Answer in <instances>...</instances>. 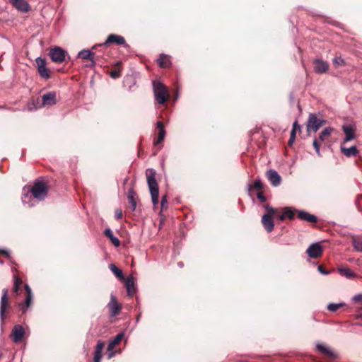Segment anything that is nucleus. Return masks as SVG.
Here are the masks:
<instances>
[{"label": "nucleus", "mask_w": 362, "mask_h": 362, "mask_svg": "<svg viewBox=\"0 0 362 362\" xmlns=\"http://www.w3.org/2000/svg\"><path fill=\"white\" fill-rule=\"evenodd\" d=\"M298 129H300V125H298V122H297V121H296V122L293 123V129H292V130H294V132L296 133V130H297Z\"/></svg>", "instance_id": "obj_48"}, {"label": "nucleus", "mask_w": 362, "mask_h": 362, "mask_svg": "<svg viewBox=\"0 0 362 362\" xmlns=\"http://www.w3.org/2000/svg\"><path fill=\"white\" fill-rule=\"evenodd\" d=\"M306 252L310 257L317 258L322 252V247L318 243H313L307 249Z\"/></svg>", "instance_id": "obj_13"}, {"label": "nucleus", "mask_w": 362, "mask_h": 362, "mask_svg": "<svg viewBox=\"0 0 362 362\" xmlns=\"http://www.w3.org/2000/svg\"><path fill=\"white\" fill-rule=\"evenodd\" d=\"M20 287L18 285H13V292L18 293Z\"/></svg>", "instance_id": "obj_52"}, {"label": "nucleus", "mask_w": 362, "mask_h": 362, "mask_svg": "<svg viewBox=\"0 0 362 362\" xmlns=\"http://www.w3.org/2000/svg\"><path fill=\"white\" fill-rule=\"evenodd\" d=\"M359 315L358 317L362 319V308L359 309Z\"/></svg>", "instance_id": "obj_53"}, {"label": "nucleus", "mask_w": 362, "mask_h": 362, "mask_svg": "<svg viewBox=\"0 0 362 362\" xmlns=\"http://www.w3.org/2000/svg\"><path fill=\"white\" fill-rule=\"evenodd\" d=\"M317 270L319 271V272L320 274H324V275H327L329 274V272L328 271H326L325 269H324L323 267L321 265L318 266Z\"/></svg>", "instance_id": "obj_45"}, {"label": "nucleus", "mask_w": 362, "mask_h": 362, "mask_svg": "<svg viewBox=\"0 0 362 362\" xmlns=\"http://www.w3.org/2000/svg\"><path fill=\"white\" fill-rule=\"evenodd\" d=\"M109 267L111 272L115 275L117 278L119 279L120 280L124 279L122 271L117 268L114 264H111Z\"/></svg>", "instance_id": "obj_31"}, {"label": "nucleus", "mask_w": 362, "mask_h": 362, "mask_svg": "<svg viewBox=\"0 0 362 362\" xmlns=\"http://www.w3.org/2000/svg\"><path fill=\"white\" fill-rule=\"evenodd\" d=\"M104 234L107 237L113 245L119 247L120 245L119 240L113 235V233L110 228H106L104 231Z\"/></svg>", "instance_id": "obj_24"}, {"label": "nucleus", "mask_w": 362, "mask_h": 362, "mask_svg": "<svg viewBox=\"0 0 362 362\" xmlns=\"http://www.w3.org/2000/svg\"><path fill=\"white\" fill-rule=\"evenodd\" d=\"M153 90L155 100L160 105H164L169 98L167 87L160 81H153Z\"/></svg>", "instance_id": "obj_2"}, {"label": "nucleus", "mask_w": 362, "mask_h": 362, "mask_svg": "<svg viewBox=\"0 0 362 362\" xmlns=\"http://www.w3.org/2000/svg\"><path fill=\"white\" fill-rule=\"evenodd\" d=\"M57 95L55 92H49L42 96V103L44 107H49L56 104Z\"/></svg>", "instance_id": "obj_14"}, {"label": "nucleus", "mask_w": 362, "mask_h": 362, "mask_svg": "<svg viewBox=\"0 0 362 362\" xmlns=\"http://www.w3.org/2000/svg\"><path fill=\"white\" fill-rule=\"evenodd\" d=\"M10 1L18 11L26 13L30 10V6L25 0H10Z\"/></svg>", "instance_id": "obj_15"}, {"label": "nucleus", "mask_w": 362, "mask_h": 362, "mask_svg": "<svg viewBox=\"0 0 362 362\" xmlns=\"http://www.w3.org/2000/svg\"><path fill=\"white\" fill-rule=\"evenodd\" d=\"M317 349L318 351H320L321 353L329 356V357H334V352L330 349H329L328 347L325 346V345H322V344H317Z\"/></svg>", "instance_id": "obj_32"}, {"label": "nucleus", "mask_w": 362, "mask_h": 362, "mask_svg": "<svg viewBox=\"0 0 362 362\" xmlns=\"http://www.w3.org/2000/svg\"><path fill=\"white\" fill-rule=\"evenodd\" d=\"M95 53L90 49H83L80 51L78 54V57L83 59H88L91 61L92 65L94 66L95 64V62L94 60V57Z\"/></svg>", "instance_id": "obj_18"}, {"label": "nucleus", "mask_w": 362, "mask_h": 362, "mask_svg": "<svg viewBox=\"0 0 362 362\" xmlns=\"http://www.w3.org/2000/svg\"><path fill=\"white\" fill-rule=\"evenodd\" d=\"M341 151L342 153L346 157L356 156L358 153V150L355 146H353L350 148L341 146Z\"/></svg>", "instance_id": "obj_25"}, {"label": "nucleus", "mask_w": 362, "mask_h": 362, "mask_svg": "<svg viewBox=\"0 0 362 362\" xmlns=\"http://www.w3.org/2000/svg\"><path fill=\"white\" fill-rule=\"evenodd\" d=\"M329 69V64L327 62L317 59L314 61V70L317 74H324Z\"/></svg>", "instance_id": "obj_17"}, {"label": "nucleus", "mask_w": 362, "mask_h": 362, "mask_svg": "<svg viewBox=\"0 0 362 362\" xmlns=\"http://www.w3.org/2000/svg\"><path fill=\"white\" fill-rule=\"evenodd\" d=\"M296 139V133L294 132V130H291L290 134V139L288 141V145L291 146L293 143L294 142Z\"/></svg>", "instance_id": "obj_41"}, {"label": "nucleus", "mask_w": 362, "mask_h": 362, "mask_svg": "<svg viewBox=\"0 0 362 362\" xmlns=\"http://www.w3.org/2000/svg\"><path fill=\"white\" fill-rule=\"evenodd\" d=\"M156 127L158 129V139L154 141L155 145H158L161 143L165 136V130L164 128L163 123L160 121L157 122Z\"/></svg>", "instance_id": "obj_21"}, {"label": "nucleus", "mask_w": 362, "mask_h": 362, "mask_svg": "<svg viewBox=\"0 0 362 362\" xmlns=\"http://www.w3.org/2000/svg\"><path fill=\"white\" fill-rule=\"evenodd\" d=\"M25 334V329L21 325H16L11 331L12 340L15 343H19L22 341Z\"/></svg>", "instance_id": "obj_10"}, {"label": "nucleus", "mask_w": 362, "mask_h": 362, "mask_svg": "<svg viewBox=\"0 0 362 362\" xmlns=\"http://www.w3.org/2000/svg\"><path fill=\"white\" fill-rule=\"evenodd\" d=\"M178 266H179L180 267H183V263H182V262H179V263H178Z\"/></svg>", "instance_id": "obj_54"}, {"label": "nucleus", "mask_w": 362, "mask_h": 362, "mask_svg": "<svg viewBox=\"0 0 362 362\" xmlns=\"http://www.w3.org/2000/svg\"><path fill=\"white\" fill-rule=\"evenodd\" d=\"M361 197H362V194H361Z\"/></svg>", "instance_id": "obj_56"}, {"label": "nucleus", "mask_w": 362, "mask_h": 362, "mask_svg": "<svg viewBox=\"0 0 362 362\" xmlns=\"http://www.w3.org/2000/svg\"><path fill=\"white\" fill-rule=\"evenodd\" d=\"M167 203V198L166 196H163L161 199V206L162 207L164 206V205Z\"/></svg>", "instance_id": "obj_51"}, {"label": "nucleus", "mask_w": 362, "mask_h": 362, "mask_svg": "<svg viewBox=\"0 0 362 362\" xmlns=\"http://www.w3.org/2000/svg\"><path fill=\"white\" fill-rule=\"evenodd\" d=\"M22 281L17 276H14V285H18L20 287Z\"/></svg>", "instance_id": "obj_47"}, {"label": "nucleus", "mask_w": 362, "mask_h": 362, "mask_svg": "<svg viewBox=\"0 0 362 362\" xmlns=\"http://www.w3.org/2000/svg\"><path fill=\"white\" fill-rule=\"evenodd\" d=\"M333 131V128L327 127L325 128L319 135V140L321 141H325L331 134Z\"/></svg>", "instance_id": "obj_33"}, {"label": "nucleus", "mask_w": 362, "mask_h": 362, "mask_svg": "<svg viewBox=\"0 0 362 362\" xmlns=\"http://www.w3.org/2000/svg\"><path fill=\"white\" fill-rule=\"evenodd\" d=\"M267 177L271 184L274 186H279L281 181V176L278 174V173L274 170H269L267 173Z\"/></svg>", "instance_id": "obj_16"}, {"label": "nucleus", "mask_w": 362, "mask_h": 362, "mask_svg": "<svg viewBox=\"0 0 362 362\" xmlns=\"http://www.w3.org/2000/svg\"><path fill=\"white\" fill-rule=\"evenodd\" d=\"M342 129L345 134L344 142L350 141L355 138L354 129L351 125H343Z\"/></svg>", "instance_id": "obj_19"}, {"label": "nucleus", "mask_w": 362, "mask_h": 362, "mask_svg": "<svg viewBox=\"0 0 362 362\" xmlns=\"http://www.w3.org/2000/svg\"><path fill=\"white\" fill-rule=\"evenodd\" d=\"M158 63L162 68H166L169 66L170 64V57L165 54H161L159 59H158Z\"/></svg>", "instance_id": "obj_29"}, {"label": "nucleus", "mask_w": 362, "mask_h": 362, "mask_svg": "<svg viewBox=\"0 0 362 362\" xmlns=\"http://www.w3.org/2000/svg\"><path fill=\"white\" fill-rule=\"evenodd\" d=\"M24 288L26 293L25 299L23 303L19 304V307L21 309L23 313H25L27 312L33 300V294L30 287L28 284H25Z\"/></svg>", "instance_id": "obj_9"}, {"label": "nucleus", "mask_w": 362, "mask_h": 362, "mask_svg": "<svg viewBox=\"0 0 362 362\" xmlns=\"http://www.w3.org/2000/svg\"><path fill=\"white\" fill-rule=\"evenodd\" d=\"M262 187H263V185H262L261 180L257 179L254 182L253 185H247V191H248V193L250 194V192L252 189L260 190L262 189Z\"/></svg>", "instance_id": "obj_35"}, {"label": "nucleus", "mask_w": 362, "mask_h": 362, "mask_svg": "<svg viewBox=\"0 0 362 362\" xmlns=\"http://www.w3.org/2000/svg\"><path fill=\"white\" fill-rule=\"evenodd\" d=\"M257 196L261 202H264L266 201V197L264 196L262 192H258Z\"/></svg>", "instance_id": "obj_46"}, {"label": "nucleus", "mask_w": 362, "mask_h": 362, "mask_svg": "<svg viewBox=\"0 0 362 362\" xmlns=\"http://www.w3.org/2000/svg\"><path fill=\"white\" fill-rule=\"evenodd\" d=\"M36 64L40 75L45 79L49 78L50 74L49 69L46 67V61L41 57H37L36 59Z\"/></svg>", "instance_id": "obj_11"}, {"label": "nucleus", "mask_w": 362, "mask_h": 362, "mask_svg": "<svg viewBox=\"0 0 362 362\" xmlns=\"http://www.w3.org/2000/svg\"><path fill=\"white\" fill-rule=\"evenodd\" d=\"M313 146L317 153V154L320 156V144L317 139H314Z\"/></svg>", "instance_id": "obj_39"}, {"label": "nucleus", "mask_w": 362, "mask_h": 362, "mask_svg": "<svg viewBox=\"0 0 362 362\" xmlns=\"http://www.w3.org/2000/svg\"><path fill=\"white\" fill-rule=\"evenodd\" d=\"M110 76L112 78H117L120 77V72L119 70H113L110 72Z\"/></svg>", "instance_id": "obj_40"}, {"label": "nucleus", "mask_w": 362, "mask_h": 362, "mask_svg": "<svg viewBox=\"0 0 362 362\" xmlns=\"http://www.w3.org/2000/svg\"><path fill=\"white\" fill-rule=\"evenodd\" d=\"M136 193L133 189H129L127 194V199L130 208L132 211H134L136 208V202L135 199Z\"/></svg>", "instance_id": "obj_28"}, {"label": "nucleus", "mask_w": 362, "mask_h": 362, "mask_svg": "<svg viewBox=\"0 0 362 362\" xmlns=\"http://www.w3.org/2000/svg\"><path fill=\"white\" fill-rule=\"evenodd\" d=\"M104 347V343L99 341L96 345L95 353L102 354V351Z\"/></svg>", "instance_id": "obj_38"}, {"label": "nucleus", "mask_w": 362, "mask_h": 362, "mask_svg": "<svg viewBox=\"0 0 362 362\" xmlns=\"http://www.w3.org/2000/svg\"><path fill=\"white\" fill-rule=\"evenodd\" d=\"M33 195L30 193V189L29 188L26 189L25 187L23 188V193L22 196V202L23 204L28 205L29 207H31L35 205V203L32 202Z\"/></svg>", "instance_id": "obj_20"}, {"label": "nucleus", "mask_w": 362, "mask_h": 362, "mask_svg": "<svg viewBox=\"0 0 362 362\" xmlns=\"http://www.w3.org/2000/svg\"><path fill=\"white\" fill-rule=\"evenodd\" d=\"M9 308L10 304L8 299V290L6 288H4L0 303V321L1 327L5 322V320L8 317L7 310Z\"/></svg>", "instance_id": "obj_3"}, {"label": "nucleus", "mask_w": 362, "mask_h": 362, "mask_svg": "<svg viewBox=\"0 0 362 362\" xmlns=\"http://www.w3.org/2000/svg\"><path fill=\"white\" fill-rule=\"evenodd\" d=\"M333 64L335 66H339L344 64V60L341 57H335L333 59Z\"/></svg>", "instance_id": "obj_37"}, {"label": "nucleus", "mask_w": 362, "mask_h": 362, "mask_svg": "<svg viewBox=\"0 0 362 362\" xmlns=\"http://www.w3.org/2000/svg\"><path fill=\"white\" fill-rule=\"evenodd\" d=\"M115 216L117 219L122 218V211L121 209H116Z\"/></svg>", "instance_id": "obj_44"}, {"label": "nucleus", "mask_w": 362, "mask_h": 362, "mask_svg": "<svg viewBox=\"0 0 362 362\" xmlns=\"http://www.w3.org/2000/svg\"><path fill=\"white\" fill-rule=\"evenodd\" d=\"M102 354L94 353L93 362H100Z\"/></svg>", "instance_id": "obj_42"}, {"label": "nucleus", "mask_w": 362, "mask_h": 362, "mask_svg": "<svg viewBox=\"0 0 362 362\" xmlns=\"http://www.w3.org/2000/svg\"><path fill=\"white\" fill-rule=\"evenodd\" d=\"M352 245L356 251L362 252V238L354 236L352 238Z\"/></svg>", "instance_id": "obj_30"}, {"label": "nucleus", "mask_w": 362, "mask_h": 362, "mask_svg": "<svg viewBox=\"0 0 362 362\" xmlns=\"http://www.w3.org/2000/svg\"><path fill=\"white\" fill-rule=\"evenodd\" d=\"M107 308L110 310V317L117 315L121 310V305L117 303L115 296L112 294L110 296V300L107 304Z\"/></svg>", "instance_id": "obj_12"}, {"label": "nucleus", "mask_w": 362, "mask_h": 362, "mask_svg": "<svg viewBox=\"0 0 362 362\" xmlns=\"http://www.w3.org/2000/svg\"><path fill=\"white\" fill-rule=\"evenodd\" d=\"M156 171L152 168H148L146 171L147 184L151 193L152 203L154 206L158 204L159 197V189L156 180Z\"/></svg>", "instance_id": "obj_1"}, {"label": "nucleus", "mask_w": 362, "mask_h": 362, "mask_svg": "<svg viewBox=\"0 0 362 362\" xmlns=\"http://www.w3.org/2000/svg\"><path fill=\"white\" fill-rule=\"evenodd\" d=\"M125 286L127 288V293L129 296H132L136 291L134 278L128 276L125 281Z\"/></svg>", "instance_id": "obj_23"}, {"label": "nucleus", "mask_w": 362, "mask_h": 362, "mask_svg": "<svg viewBox=\"0 0 362 362\" xmlns=\"http://www.w3.org/2000/svg\"><path fill=\"white\" fill-rule=\"evenodd\" d=\"M124 338V334L122 332L119 333L116 337L110 341L107 346V351H110L114 349L115 346L117 345L122 339Z\"/></svg>", "instance_id": "obj_27"}, {"label": "nucleus", "mask_w": 362, "mask_h": 362, "mask_svg": "<svg viewBox=\"0 0 362 362\" xmlns=\"http://www.w3.org/2000/svg\"><path fill=\"white\" fill-rule=\"evenodd\" d=\"M338 272L341 276H345L346 279H351L357 277V274L353 272L349 268H339Z\"/></svg>", "instance_id": "obj_26"}, {"label": "nucleus", "mask_w": 362, "mask_h": 362, "mask_svg": "<svg viewBox=\"0 0 362 362\" xmlns=\"http://www.w3.org/2000/svg\"><path fill=\"white\" fill-rule=\"evenodd\" d=\"M30 189L33 197L38 201L43 200L47 194V187L42 182H35Z\"/></svg>", "instance_id": "obj_5"}, {"label": "nucleus", "mask_w": 362, "mask_h": 362, "mask_svg": "<svg viewBox=\"0 0 362 362\" xmlns=\"http://www.w3.org/2000/svg\"><path fill=\"white\" fill-rule=\"evenodd\" d=\"M108 358L110 359L113 358L115 356V352L113 351V349L110 351H108Z\"/></svg>", "instance_id": "obj_50"}, {"label": "nucleus", "mask_w": 362, "mask_h": 362, "mask_svg": "<svg viewBox=\"0 0 362 362\" xmlns=\"http://www.w3.org/2000/svg\"><path fill=\"white\" fill-rule=\"evenodd\" d=\"M345 306L344 303H329L327 305V310L330 312H336L338 309Z\"/></svg>", "instance_id": "obj_36"}, {"label": "nucleus", "mask_w": 362, "mask_h": 362, "mask_svg": "<svg viewBox=\"0 0 362 362\" xmlns=\"http://www.w3.org/2000/svg\"><path fill=\"white\" fill-rule=\"evenodd\" d=\"M352 300L354 302H360L362 301V293H359L357 295H355L352 297Z\"/></svg>", "instance_id": "obj_43"}, {"label": "nucleus", "mask_w": 362, "mask_h": 362, "mask_svg": "<svg viewBox=\"0 0 362 362\" xmlns=\"http://www.w3.org/2000/svg\"><path fill=\"white\" fill-rule=\"evenodd\" d=\"M295 214L293 211L291 209V208L286 207L284 209L282 215L280 216L281 220H284L285 218H288L289 219L293 218Z\"/></svg>", "instance_id": "obj_34"}, {"label": "nucleus", "mask_w": 362, "mask_h": 362, "mask_svg": "<svg viewBox=\"0 0 362 362\" xmlns=\"http://www.w3.org/2000/svg\"><path fill=\"white\" fill-rule=\"evenodd\" d=\"M0 254H1V255H6V257H9V252H8V251H7L6 250H4V249H0Z\"/></svg>", "instance_id": "obj_49"}, {"label": "nucleus", "mask_w": 362, "mask_h": 362, "mask_svg": "<svg viewBox=\"0 0 362 362\" xmlns=\"http://www.w3.org/2000/svg\"><path fill=\"white\" fill-rule=\"evenodd\" d=\"M115 43L118 45H124V47H128V45L126 44L124 38L121 35H117L115 34H111L108 35L107 40L105 42L99 45H94L92 47V50L95 49L98 47L105 46L107 44Z\"/></svg>", "instance_id": "obj_8"}, {"label": "nucleus", "mask_w": 362, "mask_h": 362, "mask_svg": "<svg viewBox=\"0 0 362 362\" xmlns=\"http://www.w3.org/2000/svg\"><path fill=\"white\" fill-rule=\"evenodd\" d=\"M66 54L67 52L59 47L52 48L49 53L51 59L55 63H62Z\"/></svg>", "instance_id": "obj_7"}, {"label": "nucleus", "mask_w": 362, "mask_h": 362, "mask_svg": "<svg viewBox=\"0 0 362 362\" xmlns=\"http://www.w3.org/2000/svg\"><path fill=\"white\" fill-rule=\"evenodd\" d=\"M298 216L300 219L308 222L315 223L317 221V217L315 216L310 214L305 211H298Z\"/></svg>", "instance_id": "obj_22"}, {"label": "nucleus", "mask_w": 362, "mask_h": 362, "mask_svg": "<svg viewBox=\"0 0 362 362\" xmlns=\"http://www.w3.org/2000/svg\"><path fill=\"white\" fill-rule=\"evenodd\" d=\"M326 121L317 117L316 115L310 113L307 121V131L309 132L313 130L316 132L322 126L325 124Z\"/></svg>", "instance_id": "obj_6"}, {"label": "nucleus", "mask_w": 362, "mask_h": 362, "mask_svg": "<svg viewBox=\"0 0 362 362\" xmlns=\"http://www.w3.org/2000/svg\"><path fill=\"white\" fill-rule=\"evenodd\" d=\"M4 262L2 260H0V264H3Z\"/></svg>", "instance_id": "obj_55"}, {"label": "nucleus", "mask_w": 362, "mask_h": 362, "mask_svg": "<svg viewBox=\"0 0 362 362\" xmlns=\"http://www.w3.org/2000/svg\"><path fill=\"white\" fill-rule=\"evenodd\" d=\"M267 214H264L262 218V223L268 233H270L274 229V222L272 216L276 214V209L269 205L265 206Z\"/></svg>", "instance_id": "obj_4"}]
</instances>
